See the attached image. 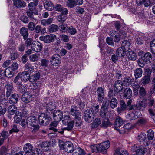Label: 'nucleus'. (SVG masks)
I'll return each mask as SVG.
<instances>
[{
	"label": "nucleus",
	"mask_w": 155,
	"mask_h": 155,
	"mask_svg": "<svg viewBox=\"0 0 155 155\" xmlns=\"http://www.w3.org/2000/svg\"><path fill=\"white\" fill-rule=\"evenodd\" d=\"M56 38V35L54 34H50L45 36H42L39 37L40 40L46 43L53 42Z\"/></svg>",
	"instance_id": "nucleus-1"
},
{
	"label": "nucleus",
	"mask_w": 155,
	"mask_h": 155,
	"mask_svg": "<svg viewBox=\"0 0 155 155\" xmlns=\"http://www.w3.org/2000/svg\"><path fill=\"white\" fill-rule=\"evenodd\" d=\"M124 32H119L117 33L114 30H112L111 33L110 34L111 36L113 37L114 41L115 42H118L120 40L124 37H125V35L123 34Z\"/></svg>",
	"instance_id": "nucleus-2"
},
{
	"label": "nucleus",
	"mask_w": 155,
	"mask_h": 155,
	"mask_svg": "<svg viewBox=\"0 0 155 155\" xmlns=\"http://www.w3.org/2000/svg\"><path fill=\"white\" fill-rule=\"evenodd\" d=\"M70 114L74 117L75 119H80L81 114L77 107L75 106H72L70 109Z\"/></svg>",
	"instance_id": "nucleus-3"
},
{
	"label": "nucleus",
	"mask_w": 155,
	"mask_h": 155,
	"mask_svg": "<svg viewBox=\"0 0 155 155\" xmlns=\"http://www.w3.org/2000/svg\"><path fill=\"white\" fill-rule=\"evenodd\" d=\"M94 116L92 111L87 110L84 113V118L86 121L90 122L93 120Z\"/></svg>",
	"instance_id": "nucleus-4"
},
{
	"label": "nucleus",
	"mask_w": 155,
	"mask_h": 155,
	"mask_svg": "<svg viewBox=\"0 0 155 155\" xmlns=\"http://www.w3.org/2000/svg\"><path fill=\"white\" fill-rule=\"evenodd\" d=\"M31 48L34 51L38 52L41 50L42 46L41 43L38 41H35L31 43Z\"/></svg>",
	"instance_id": "nucleus-5"
},
{
	"label": "nucleus",
	"mask_w": 155,
	"mask_h": 155,
	"mask_svg": "<svg viewBox=\"0 0 155 155\" xmlns=\"http://www.w3.org/2000/svg\"><path fill=\"white\" fill-rule=\"evenodd\" d=\"M110 147V142L108 141H107L101 143L99 144V148L100 152H103V153H107V150Z\"/></svg>",
	"instance_id": "nucleus-6"
},
{
	"label": "nucleus",
	"mask_w": 155,
	"mask_h": 155,
	"mask_svg": "<svg viewBox=\"0 0 155 155\" xmlns=\"http://www.w3.org/2000/svg\"><path fill=\"white\" fill-rule=\"evenodd\" d=\"M136 109L132 108L130 112L128 114V115L130 120L135 119L137 118L140 115L141 113L137 110Z\"/></svg>",
	"instance_id": "nucleus-7"
},
{
	"label": "nucleus",
	"mask_w": 155,
	"mask_h": 155,
	"mask_svg": "<svg viewBox=\"0 0 155 155\" xmlns=\"http://www.w3.org/2000/svg\"><path fill=\"white\" fill-rule=\"evenodd\" d=\"M64 150L68 153H71L74 150V147L73 144L70 142H65L63 145Z\"/></svg>",
	"instance_id": "nucleus-8"
},
{
	"label": "nucleus",
	"mask_w": 155,
	"mask_h": 155,
	"mask_svg": "<svg viewBox=\"0 0 155 155\" xmlns=\"http://www.w3.org/2000/svg\"><path fill=\"white\" fill-rule=\"evenodd\" d=\"M96 93L97 96L98 101L100 102H101L104 97V89L101 87H99L97 89Z\"/></svg>",
	"instance_id": "nucleus-9"
},
{
	"label": "nucleus",
	"mask_w": 155,
	"mask_h": 155,
	"mask_svg": "<svg viewBox=\"0 0 155 155\" xmlns=\"http://www.w3.org/2000/svg\"><path fill=\"white\" fill-rule=\"evenodd\" d=\"M51 62L53 65H55L56 66L61 62V57L57 54H54L51 58Z\"/></svg>",
	"instance_id": "nucleus-10"
},
{
	"label": "nucleus",
	"mask_w": 155,
	"mask_h": 155,
	"mask_svg": "<svg viewBox=\"0 0 155 155\" xmlns=\"http://www.w3.org/2000/svg\"><path fill=\"white\" fill-rule=\"evenodd\" d=\"M6 89V96L8 97H9L13 91V84L10 82L7 83L5 86Z\"/></svg>",
	"instance_id": "nucleus-11"
},
{
	"label": "nucleus",
	"mask_w": 155,
	"mask_h": 155,
	"mask_svg": "<svg viewBox=\"0 0 155 155\" xmlns=\"http://www.w3.org/2000/svg\"><path fill=\"white\" fill-rule=\"evenodd\" d=\"M114 90L117 93L120 92L123 88V84L121 81L117 80L114 84Z\"/></svg>",
	"instance_id": "nucleus-12"
},
{
	"label": "nucleus",
	"mask_w": 155,
	"mask_h": 155,
	"mask_svg": "<svg viewBox=\"0 0 155 155\" xmlns=\"http://www.w3.org/2000/svg\"><path fill=\"white\" fill-rule=\"evenodd\" d=\"M62 113L59 110H55L54 112L53 118L54 120L60 121L62 119Z\"/></svg>",
	"instance_id": "nucleus-13"
},
{
	"label": "nucleus",
	"mask_w": 155,
	"mask_h": 155,
	"mask_svg": "<svg viewBox=\"0 0 155 155\" xmlns=\"http://www.w3.org/2000/svg\"><path fill=\"white\" fill-rule=\"evenodd\" d=\"M123 124V122L122 118L119 117H117L114 124V128L116 130H119L118 128L122 126Z\"/></svg>",
	"instance_id": "nucleus-14"
},
{
	"label": "nucleus",
	"mask_w": 155,
	"mask_h": 155,
	"mask_svg": "<svg viewBox=\"0 0 155 155\" xmlns=\"http://www.w3.org/2000/svg\"><path fill=\"white\" fill-rule=\"evenodd\" d=\"M32 95L28 93H25L22 96V101L25 103L28 104L32 101Z\"/></svg>",
	"instance_id": "nucleus-15"
},
{
	"label": "nucleus",
	"mask_w": 155,
	"mask_h": 155,
	"mask_svg": "<svg viewBox=\"0 0 155 155\" xmlns=\"http://www.w3.org/2000/svg\"><path fill=\"white\" fill-rule=\"evenodd\" d=\"M30 77V75L27 71L22 72L21 74V76H20L21 80L24 82H25L28 80H29Z\"/></svg>",
	"instance_id": "nucleus-16"
},
{
	"label": "nucleus",
	"mask_w": 155,
	"mask_h": 155,
	"mask_svg": "<svg viewBox=\"0 0 155 155\" xmlns=\"http://www.w3.org/2000/svg\"><path fill=\"white\" fill-rule=\"evenodd\" d=\"M67 126L66 127L62 129V130L59 131V133L61 134H63L64 130H67L68 131L71 130H72L74 125V122L73 121H71L67 123Z\"/></svg>",
	"instance_id": "nucleus-17"
},
{
	"label": "nucleus",
	"mask_w": 155,
	"mask_h": 155,
	"mask_svg": "<svg viewBox=\"0 0 155 155\" xmlns=\"http://www.w3.org/2000/svg\"><path fill=\"white\" fill-rule=\"evenodd\" d=\"M13 4L17 8L24 7L26 5L25 3L21 0H13Z\"/></svg>",
	"instance_id": "nucleus-18"
},
{
	"label": "nucleus",
	"mask_w": 155,
	"mask_h": 155,
	"mask_svg": "<svg viewBox=\"0 0 155 155\" xmlns=\"http://www.w3.org/2000/svg\"><path fill=\"white\" fill-rule=\"evenodd\" d=\"M19 97L18 94L15 93L12 94L9 99V102L11 104L16 103L18 101Z\"/></svg>",
	"instance_id": "nucleus-19"
},
{
	"label": "nucleus",
	"mask_w": 155,
	"mask_h": 155,
	"mask_svg": "<svg viewBox=\"0 0 155 155\" xmlns=\"http://www.w3.org/2000/svg\"><path fill=\"white\" fill-rule=\"evenodd\" d=\"M120 107H118L117 109V111L119 113H120L122 111H124L126 109L129 108H127V105L123 100L120 101Z\"/></svg>",
	"instance_id": "nucleus-20"
},
{
	"label": "nucleus",
	"mask_w": 155,
	"mask_h": 155,
	"mask_svg": "<svg viewBox=\"0 0 155 155\" xmlns=\"http://www.w3.org/2000/svg\"><path fill=\"white\" fill-rule=\"evenodd\" d=\"M28 126H34L36 124V120L34 116H31L28 117L27 119Z\"/></svg>",
	"instance_id": "nucleus-21"
},
{
	"label": "nucleus",
	"mask_w": 155,
	"mask_h": 155,
	"mask_svg": "<svg viewBox=\"0 0 155 155\" xmlns=\"http://www.w3.org/2000/svg\"><path fill=\"white\" fill-rule=\"evenodd\" d=\"M121 47L125 50V51H129L130 47V42L127 40L124 41L122 43Z\"/></svg>",
	"instance_id": "nucleus-22"
},
{
	"label": "nucleus",
	"mask_w": 155,
	"mask_h": 155,
	"mask_svg": "<svg viewBox=\"0 0 155 155\" xmlns=\"http://www.w3.org/2000/svg\"><path fill=\"white\" fill-rule=\"evenodd\" d=\"M132 92L130 88L128 87L126 88L124 91V96L127 99H130L132 96Z\"/></svg>",
	"instance_id": "nucleus-23"
},
{
	"label": "nucleus",
	"mask_w": 155,
	"mask_h": 155,
	"mask_svg": "<svg viewBox=\"0 0 155 155\" xmlns=\"http://www.w3.org/2000/svg\"><path fill=\"white\" fill-rule=\"evenodd\" d=\"M143 104L142 101H139L135 105L131 106L129 108H127L128 110H131L132 109H136L137 110H139L143 107Z\"/></svg>",
	"instance_id": "nucleus-24"
},
{
	"label": "nucleus",
	"mask_w": 155,
	"mask_h": 155,
	"mask_svg": "<svg viewBox=\"0 0 155 155\" xmlns=\"http://www.w3.org/2000/svg\"><path fill=\"white\" fill-rule=\"evenodd\" d=\"M12 75L11 71H10L8 69H6L5 71L3 70L0 71V77L1 78H4L5 76H9L10 77V75Z\"/></svg>",
	"instance_id": "nucleus-25"
},
{
	"label": "nucleus",
	"mask_w": 155,
	"mask_h": 155,
	"mask_svg": "<svg viewBox=\"0 0 155 155\" xmlns=\"http://www.w3.org/2000/svg\"><path fill=\"white\" fill-rule=\"evenodd\" d=\"M21 34L23 37V38L25 40L28 38V29L26 28L23 27L20 30Z\"/></svg>",
	"instance_id": "nucleus-26"
},
{
	"label": "nucleus",
	"mask_w": 155,
	"mask_h": 155,
	"mask_svg": "<svg viewBox=\"0 0 155 155\" xmlns=\"http://www.w3.org/2000/svg\"><path fill=\"white\" fill-rule=\"evenodd\" d=\"M127 56L128 58L130 60H135L136 59V54L133 51H128L127 53Z\"/></svg>",
	"instance_id": "nucleus-27"
},
{
	"label": "nucleus",
	"mask_w": 155,
	"mask_h": 155,
	"mask_svg": "<svg viewBox=\"0 0 155 155\" xmlns=\"http://www.w3.org/2000/svg\"><path fill=\"white\" fill-rule=\"evenodd\" d=\"M142 74L143 70L141 68H137L134 71V74L136 79L141 77Z\"/></svg>",
	"instance_id": "nucleus-28"
},
{
	"label": "nucleus",
	"mask_w": 155,
	"mask_h": 155,
	"mask_svg": "<svg viewBox=\"0 0 155 155\" xmlns=\"http://www.w3.org/2000/svg\"><path fill=\"white\" fill-rule=\"evenodd\" d=\"M22 114L19 112H16L14 117V121L16 123H18L21 120Z\"/></svg>",
	"instance_id": "nucleus-29"
},
{
	"label": "nucleus",
	"mask_w": 155,
	"mask_h": 155,
	"mask_svg": "<svg viewBox=\"0 0 155 155\" xmlns=\"http://www.w3.org/2000/svg\"><path fill=\"white\" fill-rule=\"evenodd\" d=\"M40 78V74L38 72L30 76L29 81L33 83V82L36 81L37 80H38Z\"/></svg>",
	"instance_id": "nucleus-30"
},
{
	"label": "nucleus",
	"mask_w": 155,
	"mask_h": 155,
	"mask_svg": "<svg viewBox=\"0 0 155 155\" xmlns=\"http://www.w3.org/2000/svg\"><path fill=\"white\" fill-rule=\"evenodd\" d=\"M143 61L145 62L150 61L152 58V56L150 53L147 52L141 58Z\"/></svg>",
	"instance_id": "nucleus-31"
},
{
	"label": "nucleus",
	"mask_w": 155,
	"mask_h": 155,
	"mask_svg": "<svg viewBox=\"0 0 155 155\" xmlns=\"http://www.w3.org/2000/svg\"><path fill=\"white\" fill-rule=\"evenodd\" d=\"M73 155H85V152L82 149L78 148L73 151Z\"/></svg>",
	"instance_id": "nucleus-32"
},
{
	"label": "nucleus",
	"mask_w": 155,
	"mask_h": 155,
	"mask_svg": "<svg viewBox=\"0 0 155 155\" xmlns=\"http://www.w3.org/2000/svg\"><path fill=\"white\" fill-rule=\"evenodd\" d=\"M11 59L12 60L16 59L18 57V55L17 51L15 49H11L10 51Z\"/></svg>",
	"instance_id": "nucleus-33"
},
{
	"label": "nucleus",
	"mask_w": 155,
	"mask_h": 155,
	"mask_svg": "<svg viewBox=\"0 0 155 155\" xmlns=\"http://www.w3.org/2000/svg\"><path fill=\"white\" fill-rule=\"evenodd\" d=\"M44 8L47 10L51 11L54 8V6L51 2H46L44 3Z\"/></svg>",
	"instance_id": "nucleus-34"
},
{
	"label": "nucleus",
	"mask_w": 155,
	"mask_h": 155,
	"mask_svg": "<svg viewBox=\"0 0 155 155\" xmlns=\"http://www.w3.org/2000/svg\"><path fill=\"white\" fill-rule=\"evenodd\" d=\"M34 67L31 64L27 63L25 65V70H27L28 72H29L30 74L32 73L34 71Z\"/></svg>",
	"instance_id": "nucleus-35"
},
{
	"label": "nucleus",
	"mask_w": 155,
	"mask_h": 155,
	"mask_svg": "<svg viewBox=\"0 0 155 155\" xmlns=\"http://www.w3.org/2000/svg\"><path fill=\"white\" fill-rule=\"evenodd\" d=\"M124 49L121 47L119 48L117 50V54L119 57H124L126 53L127 52Z\"/></svg>",
	"instance_id": "nucleus-36"
},
{
	"label": "nucleus",
	"mask_w": 155,
	"mask_h": 155,
	"mask_svg": "<svg viewBox=\"0 0 155 155\" xmlns=\"http://www.w3.org/2000/svg\"><path fill=\"white\" fill-rule=\"evenodd\" d=\"M132 87L133 89L134 94V95H137L138 94V89L140 88L139 85L137 82H134L132 85Z\"/></svg>",
	"instance_id": "nucleus-37"
},
{
	"label": "nucleus",
	"mask_w": 155,
	"mask_h": 155,
	"mask_svg": "<svg viewBox=\"0 0 155 155\" xmlns=\"http://www.w3.org/2000/svg\"><path fill=\"white\" fill-rule=\"evenodd\" d=\"M53 19L52 18L43 19L41 21V23L43 26H45L51 24L53 22Z\"/></svg>",
	"instance_id": "nucleus-38"
},
{
	"label": "nucleus",
	"mask_w": 155,
	"mask_h": 155,
	"mask_svg": "<svg viewBox=\"0 0 155 155\" xmlns=\"http://www.w3.org/2000/svg\"><path fill=\"white\" fill-rule=\"evenodd\" d=\"M23 148L25 152L26 153L31 152L33 149L32 145L30 143L26 144Z\"/></svg>",
	"instance_id": "nucleus-39"
},
{
	"label": "nucleus",
	"mask_w": 155,
	"mask_h": 155,
	"mask_svg": "<svg viewBox=\"0 0 155 155\" xmlns=\"http://www.w3.org/2000/svg\"><path fill=\"white\" fill-rule=\"evenodd\" d=\"M132 83V80L129 77H125L123 81V84L126 86H129Z\"/></svg>",
	"instance_id": "nucleus-40"
},
{
	"label": "nucleus",
	"mask_w": 155,
	"mask_h": 155,
	"mask_svg": "<svg viewBox=\"0 0 155 155\" xmlns=\"http://www.w3.org/2000/svg\"><path fill=\"white\" fill-rule=\"evenodd\" d=\"M114 155H128V153L125 150H120L117 149L115 150Z\"/></svg>",
	"instance_id": "nucleus-41"
},
{
	"label": "nucleus",
	"mask_w": 155,
	"mask_h": 155,
	"mask_svg": "<svg viewBox=\"0 0 155 155\" xmlns=\"http://www.w3.org/2000/svg\"><path fill=\"white\" fill-rule=\"evenodd\" d=\"M58 26L55 24L51 25L48 27V29L50 33L56 32L58 30Z\"/></svg>",
	"instance_id": "nucleus-42"
},
{
	"label": "nucleus",
	"mask_w": 155,
	"mask_h": 155,
	"mask_svg": "<svg viewBox=\"0 0 155 155\" xmlns=\"http://www.w3.org/2000/svg\"><path fill=\"white\" fill-rule=\"evenodd\" d=\"M33 82L31 86L32 88L39 91L41 89L42 84L41 83H38L36 81Z\"/></svg>",
	"instance_id": "nucleus-43"
},
{
	"label": "nucleus",
	"mask_w": 155,
	"mask_h": 155,
	"mask_svg": "<svg viewBox=\"0 0 155 155\" xmlns=\"http://www.w3.org/2000/svg\"><path fill=\"white\" fill-rule=\"evenodd\" d=\"M8 112L11 115L14 114L15 112L17 110L16 107L14 105H12L9 106L8 108Z\"/></svg>",
	"instance_id": "nucleus-44"
},
{
	"label": "nucleus",
	"mask_w": 155,
	"mask_h": 155,
	"mask_svg": "<svg viewBox=\"0 0 155 155\" xmlns=\"http://www.w3.org/2000/svg\"><path fill=\"white\" fill-rule=\"evenodd\" d=\"M91 110L93 112V114L94 115L98 112L99 111V106L98 104H94L91 107Z\"/></svg>",
	"instance_id": "nucleus-45"
},
{
	"label": "nucleus",
	"mask_w": 155,
	"mask_h": 155,
	"mask_svg": "<svg viewBox=\"0 0 155 155\" xmlns=\"http://www.w3.org/2000/svg\"><path fill=\"white\" fill-rule=\"evenodd\" d=\"M67 17L66 15L60 14L57 16V20L60 22L63 23L66 21Z\"/></svg>",
	"instance_id": "nucleus-46"
},
{
	"label": "nucleus",
	"mask_w": 155,
	"mask_h": 155,
	"mask_svg": "<svg viewBox=\"0 0 155 155\" xmlns=\"http://www.w3.org/2000/svg\"><path fill=\"white\" fill-rule=\"evenodd\" d=\"M39 55L36 54L31 55L29 57L30 60L32 62L38 61L39 60Z\"/></svg>",
	"instance_id": "nucleus-47"
},
{
	"label": "nucleus",
	"mask_w": 155,
	"mask_h": 155,
	"mask_svg": "<svg viewBox=\"0 0 155 155\" xmlns=\"http://www.w3.org/2000/svg\"><path fill=\"white\" fill-rule=\"evenodd\" d=\"M18 64L15 62H14L12 64L11 66L9 68L8 70L11 71L13 74L12 72L17 70L18 68Z\"/></svg>",
	"instance_id": "nucleus-48"
},
{
	"label": "nucleus",
	"mask_w": 155,
	"mask_h": 155,
	"mask_svg": "<svg viewBox=\"0 0 155 155\" xmlns=\"http://www.w3.org/2000/svg\"><path fill=\"white\" fill-rule=\"evenodd\" d=\"M46 115L44 113H41L39 115L38 119L41 124H44L45 120Z\"/></svg>",
	"instance_id": "nucleus-49"
},
{
	"label": "nucleus",
	"mask_w": 155,
	"mask_h": 155,
	"mask_svg": "<svg viewBox=\"0 0 155 155\" xmlns=\"http://www.w3.org/2000/svg\"><path fill=\"white\" fill-rule=\"evenodd\" d=\"M112 125L107 118H104L102 121V126L104 127H106Z\"/></svg>",
	"instance_id": "nucleus-50"
},
{
	"label": "nucleus",
	"mask_w": 155,
	"mask_h": 155,
	"mask_svg": "<svg viewBox=\"0 0 155 155\" xmlns=\"http://www.w3.org/2000/svg\"><path fill=\"white\" fill-rule=\"evenodd\" d=\"M34 1V2H31L28 4V7L29 8V10L33 11L35 9V6L38 5V1Z\"/></svg>",
	"instance_id": "nucleus-51"
},
{
	"label": "nucleus",
	"mask_w": 155,
	"mask_h": 155,
	"mask_svg": "<svg viewBox=\"0 0 155 155\" xmlns=\"http://www.w3.org/2000/svg\"><path fill=\"white\" fill-rule=\"evenodd\" d=\"M117 101L115 98H112L110 101V106L112 108L114 109L117 107Z\"/></svg>",
	"instance_id": "nucleus-52"
},
{
	"label": "nucleus",
	"mask_w": 155,
	"mask_h": 155,
	"mask_svg": "<svg viewBox=\"0 0 155 155\" xmlns=\"http://www.w3.org/2000/svg\"><path fill=\"white\" fill-rule=\"evenodd\" d=\"M101 123V121L100 119L97 118L93 121L92 124V127L95 128L98 127Z\"/></svg>",
	"instance_id": "nucleus-53"
},
{
	"label": "nucleus",
	"mask_w": 155,
	"mask_h": 155,
	"mask_svg": "<svg viewBox=\"0 0 155 155\" xmlns=\"http://www.w3.org/2000/svg\"><path fill=\"white\" fill-rule=\"evenodd\" d=\"M62 121L64 124H65L68 122V121L71 120V118L69 115L62 116Z\"/></svg>",
	"instance_id": "nucleus-54"
},
{
	"label": "nucleus",
	"mask_w": 155,
	"mask_h": 155,
	"mask_svg": "<svg viewBox=\"0 0 155 155\" xmlns=\"http://www.w3.org/2000/svg\"><path fill=\"white\" fill-rule=\"evenodd\" d=\"M108 109L101 107V109L100 115L102 117H105L106 116Z\"/></svg>",
	"instance_id": "nucleus-55"
},
{
	"label": "nucleus",
	"mask_w": 155,
	"mask_h": 155,
	"mask_svg": "<svg viewBox=\"0 0 155 155\" xmlns=\"http://www.w3.org/2000/svg\"><path fill=\"white\" fill-rule=\"evenodd\" d=\"M147 134L149 140H152L153 139L154 135L153 131L152 130H149L147 132Z\"/></svg>",
	"instance_id": "nucleus-56"
},
{
	"label": "nucleus",
	"mask_w": 155,
	"mask_h": 155,
	"mask_svg": "<svg viewBox=\"0 0 155 155\" xmlns=\"http://www.w3.org/2000/svg\"><path fill=\"white\" fill-rule=\"evenodd\" d=\"M20 75L19 73L15 78L14 82L18 86L20 85L21 84V81L22 80L20 78Z\"/></svg>",
	"instance_id": "nucleus-57"
},
{
	"label": "nucleus",
	"mask_w": 155,
	"mask_h": 155,
	"mask_svg": "<svg viewBox=\"0 0 155 155\" xmlns=\"http://www.w3.org/2000/svg\"><path fill=\"white\" fill-rule=\"evenodd\" d=\"M75 0L67 1L66 2L67 5L69 7L73 8L76 5Z\"/></svg>",
	"instance_id": "nucleus-58"
},
{
	"label": "nucleus",
	"mask_w": 155,
	"mask_h": 155,
	"mask_svg": "<svg viewBox=\"0 0 155 155\" xmlns=\"http://www.w3.org/2000/svg\"><path fill=\"white\" fill-rule=\"evenodd\" d=\"M138 139L140 142L144 141L146 139V135L145 133H141L138 136Z\"/></svg>",
	"instance_id": "nucleus-59"
},
{
	"label": "nucleus",
	"mask_w": 155,
	"mask_h": 155,
	"mask_svg": "<svg viewBox=\"0 0 155 155\" xmlns=\"http://www.w3.org/2000/svg\"><path fill=\"white\" fill-rule=\"evenodd\" d=\"M150 79L149 76H145L143 77L142 81V83L143 85H144L147 84L149 82Z\"/></svg>",
	"instance_id": "nucleus-60"
},
{
	"label": "nucleus",
	"mask_w": 155,
	"mask_h": 155,
	"mask_svg": "<svg viewBox=\"0 0 155 155\" xmlns=\"http://www.w3.org/2000/svg\"><path fill=\"white\" fill-rule=\"evenodd\" d=\"M109 101L107 99H105L104 100L101 107L105 108V109L108 108V106L109 105Z\"/></svg>",
	"instance_id": "nucleus-61"
},
{
	"label": "nucleus",
	"mask_w": 155,
	"mask_h": 155,
	"mask_svg": "<svg viewBox=\"0 0 155 155\" xmlns=\"http://www.w3.org/2000/svg\"><path fill=\"white\" fill-rule=\"evenodd\" d=\"M68 32L71 35H74L77 33L76 29L73 27H69L67 29Z\"/></svg>",
	"instance_id": "nucleus-62"
},
{
	"label": "nucleus",
	"mask_w": 155,
	"mask_h": 155,
	"mask_svg": "<svg viewBox=\"0 0 155 155\" xmlns=\"http://www.w3.org/2000/svg\"><path fill=\"white\" fill-rule=\"evenodd\" d=\"M150 46L151 52L155 54V39L151 41Z\"/></svg>",
	"instance_id": "nucleus-63"
},
{
	"label": "nucleus",
	"mask_w": 155,
	"mask_h": 155,
	"mask_svg": "<svg viewBox=\"0 0 155 155\" xmlns=\"http://www.w3.org/2000/svg\"><path fill=\"white\" fill-rule=\"evenodd\" d=\"M139 93L140 95L142 97H144L146 94L145 89L143 87H141L140 88Z\"/></svg>",
	"instance_id": "nucleus-64"
}]
</instances>
